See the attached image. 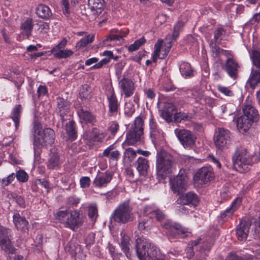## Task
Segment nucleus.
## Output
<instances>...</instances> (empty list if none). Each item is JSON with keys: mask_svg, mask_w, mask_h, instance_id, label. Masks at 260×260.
Instances as JSON below:
<instances>
[{"mask_svg": "<svg viewBox=\"0 0 260 260\" xmlns=\"http://www.w3.org/2000/svg\"><path fill=\"white\" fill-rule=\"evenodd\" d=\"M250 58L253 65L260 70V52L255 49L252 50L250 53Z\"/></svg>", "mask_w": 260, "mask_h": 260, "instance_id": "38", "label": "nucleus"}, {"mask_svg": "<svg viewBox=\"0 0 260 260\" xmlns=\"http://www.w3.org/2000/svg\"><path fill=\"white\" fill-rule=\"evenodd\" d=\"M175 133L185 148L190 149L194 146L196 137L191 132L185 129H176Z\"/></svg>", "mask_w": 260, "mask_h": 260, "instance_id": "11", "label": "nucleus"}, {"mask_svg": "<svg viewBox=\"0 0 260 260\" xmlns=\"http://www.w3.org/2000/svg\"><path fill=\"white\" fill-rule=\"evenodd\" d=\"M163 43L164 41L161 39H159L155 43L154 45L155 50L152 57V60L153 62H156L157 58H159V52L160 51V48H161Z\"/></svg>", "mask_w": 260, "mask_h": 260, "instance_id": "44", "label": "nucleus"}, {"mask_svg": "<svg viewBox=\"0 0 260 260\" xmlns=\"http://www.w3.org/2000/svg\"><path fill=\"white\" fill-rule=\"evenodd\" d=\"M90 178L88 177H83L81 178L80 183L82 188L88 187L90 185Z\"/></svg>", "mask_w": 260, "mask_h": 260, "instance_id": "58", "label": "nucleus"}, {"mask_svg": "<svg viewBox=\"0 0 260 260\" xmlns=\"http://www.w3.org/2000/svg\"><path fill=\"white\" fill-rule=\"evenodd\" d=\"M179 70L183 76L190 77L193 76V70L190 64L187 62H183L179 67Z\"/></svg>", "mask_w": 260, "mask_h": 260, "instance_id": "36", "label": "nucleus"}, {"mask_svg": "<svg viewBox=\"0 0 260 260\" xmlns=\"http://www.w3.org/2000/svg\"><path fill=\"white\" fill-rule=\"evenodd\" d=\"M127 35V33H125L124 35L122 36L121 35H112L109 36L107 39L106 41H112V40H120L122 38L123 36H125Z\"/></svg>", "mask_w": 260, "mask_h": 260, "instance_id": "62", "label": "nucleus"}, {"mask_svg": "<svg viewBox=\"0 0 260 260\" xmlns=\"http://www.w3.org/2000/svg\"><path fill=\"white\" fill-rule=\"evenodd\" d=\"M151 244L149 241L146 239L138 238L136 240V252L140 260H146L147 254H149Z\"/></svg>", "mask_w": 260, "mask_h": 260, "instance_id": "14", "label": "nucleus"}, {"mask_svg": "<svg viewBox=\"0 0 260 260\" xmlns=\"http://www.w3.org/2000/svg\"><path fill=\"white\" fill-rule=\"evenodd\" d=\"M174 120L176 122H179L182 120H188L191 118V117L188 116L186 113L179 112L177 113L174 117Z\"/></svg>", "mask_w": 260, "mask_h": 260, "instance_id": "49", "label": "nucleus"}, {"mask_svg": "<svg viewBox=\"0 0 260 260\" xmlns=\"http://www.w3.org/2000/svg\"><path fill=\"white\" fill-rule=\"evenodd\" d=\"M170 184L173 193L179 195L187 189L188 178L186 175L180 172L178 175L170 178Z\"/></svg>", "mask_w": 260, "mask_h": 260, "instance_id": "9", "label": "nucleus"}, {"mask_svg": "<svg viewBox=\"0 0 260 260\" xmlns=\"http://www.w3.org/2000/svg\"><path fill=\"white\" fill-rule=\"evenodd\" d=\"M135 166L140 175L145 176L147 174L149 167V161L147 159L139 157L135 162Z\"/></svg>", "mask_w": 260, "mask_h": 260, "instance_id": "23", "label": "nucleus"}, {"mask_svg": "<svg viewBox=\"0 0 260 260\" xmlns=\"http://www.w3.org/2000/svg\"><path fill=\"white\" fill-rule=\"evenodd\" d=\"M112 174L108 171L99 173L94 179L93 184L98 187H105L111 181Z\"/></svg>", "mask_w": 260, "mask_h": 260, "instance_id": "20", "label": "nucleus"}, {"mask_svg": "<svg viewBox=\"0 0 260 260\" xmlns=\"http://www.w3.org/2000/svg\"><path fill=\"white\" fill-rule=\"evenodd\" d=\"M61 4L63 6L62 11L64 14H68L69 11V0H61Z\"/></svg>", "mask_w": 260, "mask_h": 260, "instance_id": "61", "label": "nucleus"}, {"mask_svg": "<svg viewBox=\"0 0 260 260\" xmlns=\"http://www.w3.org/2000/svg\"><path fill=\"white\" fill-rule=\"evenodd\" d=\"M174 162L175 158L167 151L161 150L157 152L156 163L157 176L163 178L171 173Z\"/></svg>", "mask_w": 260, "mask_h": 260, "instance_id": "3", "label": "nucleus"}, {"mask_svg": "<svg viewBox=\"0 0 260 260\" xmlns=\"http://www.w3.org/2000/svg\"><path fill=\"white\" fill-rule=\"evenodd\" d=\"M144 120L142 117L136 118L134 123L126 134V141L128 145H133L140 141L143 134Z\"/></svg>", "mask_w": 260, "mask_h": 260, "instance_id": "7", "label": "nucleus"}, {"mask_svg": "<svg viewBox=\"0 0 260 260\" xmlns=\"http://www.w3.org/2000/svg\"><path fill=\"white\" fill-rule=\"evenodd\" d=\"M105 2L104 0H88V6L94 15L101 13Z\"/></svg>", "mask_w": 260, "mask_h": 260, "instance_id": "25", "label": "nucleus"}, {"mask_svg": "<svg viewBox=\"0 0 260 260\" xmlns=\"http://www.w3.org/2000/svg\"><path fill=\"white\" fill-rule=\"evenodd\" d=\"M214 178V174L210 168L203 167L195 174L194 180L196 183L203 185L211 181Z\"/></svg>", "mask_w": 260, "mask_h": 260, "instance_id": "13", "label": "nucleus"}, {"mask_svg": "<svg viewBox=\"0 0 260 260\" xmlns=\"http://www.w3.org/2000/svg\"><path fill=\"white\" fill-rule=\"evenodd\" d=\"M65 129L68 135V139L71 141H74L77 137V131L75 127V122L72 120L65 125Z\"/></svg>", "mask_w": 260, "mask_h": 260, "instance_id": "29", "label": "nucleus"}, {"mask_svg": "<svg viewBox=\"0 0 260 260\" xmlns=\"http://www.w3.org/2000/svg\"><path fill=\"white\" fill-rule=\"evenodd\" d=\"M88 216L91 218H94L98 216V209L96 206H91L88 209Z\"/></svg>", "mask_w": 260, "mask_h": 260, "instance_id": "56", "label": "nucleus"}, {"mask_svg": "<svg viewBox=\"0 0 260 260\" xmlns=\"http://www.w3.org/2000/svg\"><path fill=\"white\" fill-rule=\"evenodd\" d=\"M243 114L238 117L236 120L238 129L245 132L251 126L253 122L259 119L257 110L252 105H246L243 107Z\"/></svg>", "mask_w": 260, "mask_h": 260, "instance_id": "2", "label": "nucleus"}, {"mask_svg": "<svg viewBox=\"0 0 260 260\" xmlns=\"http://www.w3.org/2000/svg\"><path fill=\"white\" fill-rule=\"evenodd\" d=\"M157 252L156 250L153 247L149 248V254H147L146 260H163L162 258L157 257Z\"/></svg>", "mask_w": 260, "mask_h": 260, "instance_id": "48", "label": "nucleus"}, {"mask_svg": "<svg viewBox=\"0 0 260 260\" xmlns=\"http://www.w3.org/2000/svg\"><path fill=\"white\" fill-rule=\"evenodd\" d=\"M241 200L240 199H236L233 203L231 207L226 209L223 213L221 214V217L222 219L230 217L233 213L236 210L237 207L240 205Z\"/></svg>", "mask_w": 260, "mask_h": 260, "instance_id": "35", "label": "nucleus"}, {"mask_svg": "<svg viewBox=\"0 0 260 260\" xmlns=\"http://www.w3.org/2000/svg\"><path fill=\"white\" fill-rule=\"evenodd\" d=\"M119 129V124L116 122H113L109 128V131L115 135Z\"/></svg>", "mask_w": 260, "mask_h": 260, "instance_id": "59", "label": "nucleus"}, {"mask_svg": "<svg viewBox=\"0 0 260 260\" xmlns=\"http://www.w3.org/2000/svg\"><path fill=\"white\" fill-rule=\"evenodd\" d=\"M22 107L20 105H17L14 108L12 112L11 117L15 122V127L17 128L19 124L20 113L21 112Z\"/></svg>", "mask_w": 260, "mask_h": 260, "instance_id": "37", "label": "nucleus"}, {"mask_svg": "<svg viewBox=\"0 0 260 260\" xmlns=\"http://www.w3.org/2000/svg\"><path fill=\"white\" fill-rule=\"evenodd\" d=\"M217 89L221 93H223L226 96H233L234 95L233 91L226 87L219 85L217 86Z\"/></svg>", "mask_w": 260, "mask_h": 260, "instance_id": "51", "label": "nucleus"}, {"mask_svg": "<svg viewBox=\"0 0 260 260\" xmlns=\"http://www.w3.org/2000/svg\"><path fill=\"white\" fill-rule=\"evenodd\" d=\"M232 159L234 168L240 173L247 172L253 163L251 157L247 154V151L244 149L237 150Z\"/></svg>", "mask_w": 260, "mask_h": 260, "instance_id": "5", "label": "nucleus"}, {"mask_svg": "<svg viewBox=\"0 0 260 260\" xmlns=\"http://www.w3.org/2000/svg\"><path fill=\"white\" fill-rule=\"evenodd\" d=\"M33 133L35 150H36V148H39L43 146L51 145L54 143L55 133L51 128H46L42 130L40 123L35 122Z\"/></svg>", "mask_w": 260, "mask_h": 260, "instance_id": "1", "label": "nucleus"}, {"mask_svg": "<svg viewBox=\"0 0 260 260\" xmlns=\"http://www.w3.org/2000/svg\"><path fill=\"white\" fill-rule=\"evenodd\" d=\"M214 141L216 147L218 149L226 148L231 142L230 131L223 127L218 128L215 133Z\"/></svg>", "mask_w": 260, "mask_h": 260, "instance_id": "10", "label": "nucleus"}, {"mask_svg": "<svg viewBox=\"0 0 260 260\" xmlns=\"http://www.w3.org/2000/svg\"><path fill=\"white\" fill-rule=\"evenodd\" d=\"M198 202V197L193 192H188L180 196L176 201V203L178 205H187L193 206H196Z\"/></svg>", "mask_w": 260, "mask_h": 260, "instance_id": "17", "label": "nucleus"}, {"mask_svg": "<svg viewBox=\"0 0 260 260\" xmlns=\"http://www.w3.org/2000/svg\"><path fill=\"white\" fill-rule=\"evenodd\" d=\"M136 157V151L132 148H128L125 150L124 152V158L128 161H132Z\"/></svg>", "mask_w": 260, "mask_h": 260, "instance_id": "45", "label": "nucleus"}, {"mask_svg": "<svg viewBox=\"0 0 260 260\" xmlns=\"http://www.w3.org/2000/svg\"><path fill=\"white\" fill-rule=\"evenodd\" d=\"M250 86L254 89L260 83V70L252 69L250 77L248 80Z\"/></svg>", "mask_w": 260, "mask_h": 260, "instance_id": "33", "label": "nucleus"}, {"mask_svg": "<svg viewBox=\"0 0 260 260\" xmlns=\"http://www.w3.org/2000/svg\"><path fill=\"white\" fill-rule=\"evenodd\" d=\"M149 125L151 138L154 140H157L159 138L161 131L158 128L157 125L152 115L149 120Z\"/></svg>", "mask_w": 260, "mask_h": 260, "instance_id": "32", "label": "nucleus"}, {"mask_svg": "<svg viewBox=\"0 0 260 260\" xmlns=\"http://www.w3.org/2000/svg\"><path fill=\"white\" fill-rule=\"evenodd\" d=\"M68 41L66 38H63L62 41L57 45L54 46L51 50V52L53 53L58 50H63L67 44Z\"/></svg>", "mask_w": 260, "mask_h": 260, "instance_id": "52", "label": "nucleus"}, {"mask_svg": "<svg viewBox=\"0 0 260 260\" xmlns=\"http://www.w3.org/2000/svg\"><path fill=\"white\" fill-rule=\"evenodd\" d=\"M36 13L38 17L44 19H48L52 16L50 9L43 4L39 5L36 8Z\"/></svg>", "mask_w": 260, "mask_h": 260, "instance_id": "27", "label": "nucleus"}, {"mask_svg": "<svg viewBox=\"0 0 260 260\" xmlns=\"http://www.w3.org/2000/svg\"><path fill=\"white\" fill-rule=\"evenodd\" d=\"M95 241V234L93 233H89L85 238V242L86 246H90Z\"/></svg>", "mask_w": 260, "mask_h": 260, "instance_id": "55", "label": "nucleus"}, {"mask_svg": "<svg viewBox=\"0 0 260 260\" xmlns=\"http://www.w3.org/2000/svg\"><path fill=\"white\" fill-rule=\"evenodd\" d=\"M135 109L134 106L132 104H126L124 108V113L128 116H131L135 112Z\"/></svg>", "mask_w": 260, "mask_h": 260, "instance_id": "54", "label": "nucleus"}, {"mask_svg": "<svg viewBox=\"0 0 260 260\" xmlns=\"http://www.w3.org/2000/svg\"><path fill=\"white\" fill-rule=\"evenodd\" d=\"M121 240L120 246L122 250L124 252L127 258L131 259V255L129 253V237L124 232L121 233Z\"/></svg>", "mask_w": 260, "mask_h": 260, "instance_id": "28", "label": "nucleus"}, {"mask_svg": "<svg viewBox=\"0 0 260 260\" xmlns=\"http://www.w3.org/2000/svg\"><path fill=\"white\" fill-rule=\"evenodd\" d=\"M213 245V241L210 240L209 242H204L202 245V248L205 250H209Z\"/></svg>", "mask_w": 260, "mask_h": 260, "instance_id": "64", "label": "nucleus"}, {"mask_svg": "<svg viewBox=\"0 0 260 260\" xmlns=\"http://www.w3.org/2000/svg\"><path fill=\"white\" fill-rule=\"evenodd\" d=\"M55 218L73 231L83 223V219L77 210L59 211L55 214Z\"/></svg>", "mask_w": 260, "mask_h": 260, "instance_id": "4", "label": "nucleus"}, {"mask_svg": "<svg viewBox=\"0 0 260 260\" xmlns=\"http://www.w3.org/2000/svg\"><path fill=\"white\" fill-rule=\"evenodd\" d=\"M16 177L14 173L9 175L7 178H4L2 180V182L5 186H7L10 184Z\"/></svg>", "mask_w": 260, "mask_h": 260, "instance_id": "57", "label": "nucleus"}, {"mask_svg": "<svg viewBox=\"0 0 260 260\" xmlns=\"http://www.w3.org/2000/svg\"><path fill=\"white\" fill-rule=\"evenodd\" d=\"M78 114L81 120L85 123H93L95 121V117L87 110L81 108L78 111Z\"/></svg>", "mask_w": 260, "mask_h": 260, "instance_id": "24", "label": "nucleus"}, {"mask_svg": "<svg viewBox=\"0 0 260 260\" xmlns=\"http://www.w3.org/2000/svg\"><path fill=\"white\" fill-rule=\"evenodd\" d=\"M146 42V40L145 38L144 37H142L141 38L136 40L133 44L130 45L128 47V50L129 52L136 51L138 50L141 45L145 43Z\"/></svg>", "mask_w": 260, "mask_h": 260, "instance_id": "43", "label": "nucleus"}, {"mask_svg": "<svg viewBox=\"0 0 260 260\" xmlns=\"http://www.w3.org/2000/svg\"><path fill=\"white\" fill-rule=\"evenodd\" d=\"M113 145H111L109 146L107 149H106L103 153V156L104 157H108L110 156L111 159L114 160H117L120 156V152L118 150H115L113 151H111L114 149Z\"/></svg>", "mask_w": 260, "mask_h": 260, "instance_id": "34", "label": "nucleus"}, {"mask_svg": "<svg viewBox=\"0 0 260 260\" xmlns=\"http://www.w3.org/2000/svg\"><path fill=\"white\" fill-rule=\"evenodd\" d=\"M107 100L110 115L116 116L118 112L120 104L113 91L111 92L110 95L107 96Z\"/></svg>", "mask_w": 260, "mask_h": 260, "instance_id": "21", "label": "nucleus"}, {"mask_svg": "<svg viewBox=\"0 0 260 260\" xmlns=\"http://www.w3.org/2000/svg\"><path fill=\"white\" fill-rule=\"evenodd\" d=\"M152 223V219L150 218H146L141 220L139 222L138 225V229L140 231L144 230L149 228Z\"/></svg>", "mask_w": 260, "mask_h": 260, "instance_id": "47", "label": "nucleus"}, {"mask_svg": "<svg viewBox=\"0 0 260 260\" xmlns=\"http://www.w3.org/2000/svg\"><path fill=\"white\" fill-rule=\"evenodd\" d=\"M239 66L237 62L232 58H229L225 64V70L228 74L232 78L236 79L238 76Z\"/></svg>", "mask_w": 260, "mask_h": 260, "instance_id": "22", "label": "nucleus"}, {"mask_svg": "<svg viewBox=\"0 0 260 260\" xmlns=\"http://www.w3.org/2000/svg\"><path fill=\"white\" fill-rule=\"evenodd\" d=\"M12 239L11 231L0 225V246L3 250L9 254H15L16 250L12 242Z\"/></svg>", "mask_w": 260, "mask_h": 260, "instance_id": "8", "label": "nucleus"}, {"mask_svg": "<svg viewBox=\"0 0 260 260\" xmlns=\"http://www.w3.org/2000/svg\"><path fill=\"white\" fill-rule=\"evenodd\" d=\"M251 225V221L249 219L246 218L241 219L236 230V235L239 241L246 240L248 236Z\"/></svg>", "mask_w": 260, "mask_h": 260, "instance_id": "15", "label": "nucleus"}, {"mask_svg": "<svg viewBox=\"0 0 260 260\" xmlns=\"http://www.w3.org/2000/svg\"><path fill=\"white\" fill-rule=\"evenodd\" d=\"M94 35H87L86 37L82 39L76 45L77 49H80L85 47L88 44L92 43L94 40Z\"/></svg>", "mask_w": 260, "mask_h": 260, "instance_id": "40", "label": "nucleus"}, {"mask_svg": "<svg viewBox=\"0 0 260 260\" xmlns=\"http://www.w3.org/2000/svg\"><path fill=\"white\" fill-rule=\"evenodd\" d=\"M257 255H260V251L259 250L256 252L255 257L248 254L240 256L236 252L233 251L228 255L226 260H249L253 258H259Z\"/></svg>", "mask_w": 260, "mask_h": 260, "instance_id": "30", "label": "nucleus"}, {"mask_svg": "<svg viewBox=\"0 0 260 260\" xmlns=\"http://www.w3.org/2000/svg\"><path fill=\"white\" fill-rule=\"evenodd\" d=\"M120 89L124 94L125 98L132 96L135 90L134 83L132 80L125 77L123 78L119 82Z\"/></svg>", "mask_w": 260, "mask_h": 260, "instance_id": "19", "label": "nucleus"}, {"mask_svg": "<svg viewBox=\"0 0 260 260\" xmlns=\"http://www.w3.org/2000/svg\"><path fill=\"white\" fill-rule=\"evenodd\" d=\"M184 23L182 21H179L174 27V31L172 36L174 40H176L179 35V31L183 27Z\"/></svg>", "mask_w": 260, "mask_h": 260, "instance_id": "50", "label": "nucleus"}, {"mask_svg": "<svg viewBox=\"0 0 260 260\" xmlns=\"http://www.w3.org/2000/svg\"><path fill=\"white\" fill-rule=\"evenodd\" d=\"M125 62H120L116 64V73L117 75H120L121 73V71L125 66Z\"/></svg>", "mask_w": 260, "mask_h": 260, "instance_id": "63", "label": "nucleus"}, {"mask_svg": "<svg viewBox=\"0 0 260 260\" xmlns=\"http://www.w3.org/2000/svg\"><path fill=\"white\" fill-rule=\"evenodd\" d=\"M162 227L168 230V236L172 237H177L180 236L182 238L186 236L185 232L181 226L177 223H173L169 220H166L162 224Z\"/></svg>", "mask_w": 260, "mask_h": 260, "instance_id": "12", "label": "nucleus"}, {"mask_svg": "<svg viewBox=\"0 0 260 260\" xmlns=\"http://www.w3.org/2000/svg\"><path fill=\"white\" fill-rule=\"evenodd\" d=\"M223 29L221 28H218L214 31V38L216 42H217L218 40L219 39L221 36L223 35Z\"/></svg>", "mask_w": 260, "mask_h": 260, "instance_id": "60", "label": "nucleus"}, {"mask_svg": "<svg viewBox=\"0 0 260 260\" xmlns=\"http://www.w3.org/2000/svg\"><path fill=\"white\" fill-rule=\"evenodd\" d=\"M13 222L17 230L22 231L27 230L28 222L24 217L20 216L19 214H15L13 215Z\"/></svg>", "mask_w": 260, "mask_h": 260, "instance_id": "26", "label": "nucleus"}, {"mask_svg": "<svg viewBox=\"0 0 260 260\" xmlns=\"http://www.w3.org/2000/svg\"><path fill=\"white\" fill-rule=\"evenodd\" d=\"M176 108L172 103H165L164 108L159 110L161 117L167 122H170L176 114Z\"/></svg>", "mask_w": 260, "mask_h": 260, "instance_id": "18", "label": "nucleus"}, {"mask_svg": "<svg viewBox=\"0 0 260 260\" xmlns=\"http://www.w3.org/2000/svg\"><path fill=\"white\" fill-rule=\"evenodd\" d=\"M80 97L82 99H89L91 98L90 88L89 85L85 84L82 86L79 92Z\"/></svg>", "mask_w": 260, "mask_h": 260, "instance_id": "42", "label": "nucleus"}, {"mask_svg": "<svg viewBox=\"0 0 260 260\" xmlns=\"http://www.w3.org/2000/svg\"><path fill=\"white\" fill-rule=\"evenodd\" d=\"M112 219L121 223H126L133 220L132 208L128 202H124L119 205L112 214Z\"/></svg>", "mask_w": 260, "mask_h": 260, "instance_id": "6", "label": "nucleus"}, {"mask_svg": "<svg viewBox=\"0 0 260 260\" xmlns=\"http://www.w3.org/2000/svg\"><path fill=\"white\" fill-rule=\"evenodd\" d=\"M152 213L159 221H161L166 218V215L159 209L154 210Z\"/></svg>", "mask_w": 260, "mask_h": 260, "instance_id": "53", "label": "nucleus"}, {"mask_svg": "<svg viewBox=\"0 0 260 260\" xmlns=\"http://www.w3.org/2000/svg\"><path fill=\"white\" fill-rule=\"evenodd\" d=\"M59 164V155L57 153H52L48 161L47 166L49 169H53L58 167Z\"/></svg>", "mask_w": 260, "mask_h": 260, "instance_id": "39", "label": "nucleus"}, {"mask_svg": "<svg viewBox=\"0 0 260 260\" xmlns=\"http://www.w3.org/2000/svg\"><path fill=\"white\" fill-rule=\"evenodd\" d=\"M56 112L61 117L62 123L64 121V116L69 113L70 109V103L67 99L58 96L56 98Z\"/></svg>", "mask_w": 260, "mask_h": 260, "instance_id": "16", "label": "nucleus"}, {"mask_svg": "<svg viewBox=\"0 0 260 260\" xmlns=\"http://www.w3.org/2000/svg\"><path fill=\"white\" fill-rule=\"evenodd\" d=\"M15 176L20 182H25L28 179V175L22 170H19L16 173Z\"/></svg>", "mask_w": 260, "mask_h": 260, "instance_id": "46", "label": "nucleus"}, {"mask_svg": "<svg viewBox=\"0 0 260 260\" xmlns=\"http://www.w3.org/2000/svg\"><path fill=\"white\" fill-rule=\"evenodd\" d=\"M55 57L58 59L67 58L73 54V52L70 49L61 50L52 53Z\"/></svg>", "mask_w": 260, "mask_h": 260, "instance_id": "41", "label": "nucleus"}, {"mask_svg": "<svg viewBox=\"0 0 260 260\" xmlns=\"http://www.w3.org/2000/svg\"><path fill=\"white\" fill-rule=\"evenodd\" d=\"M34 23L32 19H27L21 26V34L29 38L31 35Z\"/></svg>", "mask_w": 260, "mask_h": 260, "instance_id": "31", "label": "nucleus"}]
</instances>
